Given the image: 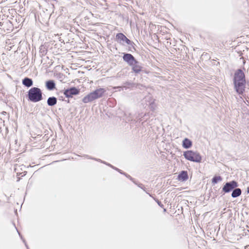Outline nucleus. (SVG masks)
Listing matches in <instances>:
<instances>
[{
	"label": "nucleus",
	"mask_w": 249,
	"mask_h": 249,
	"mask_svg": "<svg viewBox=\"0 0 249 249\" xmlns=\"http://www.w3.org/2000/svg\"><path fill=\"white\" fill-rule=\"evenodd\" d=\"M234 88L237 93L241 94L245 90L246 78L244 72L240 69L237 70L234 75Z\"/></svg>",
	"instance_id": "obj_1"
},
{
	"label": "nucleus",
	"mask_w": 249,
	"mask_h": 249,
	"mask_svg": "<svg viewBox=\"0 0 249 249\" xmlns=\"http://www.w3.org/2000/svg\"><path fill=\"white\" fill-rule=\"evenodd\" d=\"M106 90L104 88H99L96 89L95 90L89 93V94L85 96L82 101L84 103H88L93 101V100L102 97Z\"/></svg>",
	"instance_id": "obj_2"
},
{
	"label": "nucleus",
	"mask_w": 249,
	"mask_h": 249,
	"mask_svg": "<svg viewBox=\"0 0 249 249\" xmlns=\"http://www.w3.org/2000/svg\"><path fill=\"white\" fill-rule=\"evenodd\" d=\"M185 158L190 161L199 163L202 160L200 154L197 151L187 150L183 152Z\"/></svg>",
	"instance_id": "obj_3"
},
{
	"label": "nucleus",
	"mask_w": 249,
	"mask_h": 249,
	"mask_svg": "<svg viewBox=\"0 0 249 249\" xmlns=\"http://www.w3.org/2000/svg\"><path fill=\"white\" fill-rule=\"evenodd\" d=\"M28 96L30 100L33 102H37L42 99V92L37 88H32L28 92Z\"/></svg>",
	"instance_id": "obj_4"
},
{
	"label": "nucleus",
	"mask_w": 249,
	"mask_h": 249,
	"mask_svg": "<svg viewBox=\"0 0 249 249\" xmlns=\"http://www.w3.org/2000/svg\"><path fill=\"white\" fill-rule=\"evenodd\" d=\"M237 186L238 183L236 181H231L225 184L222 188V191L225 193H229Z\"/></svg>",
	"instance_id": "obj_5"
},
{
	"label": "nucleus",
	"mask_w": 249,
	"mask_h": 249,
	"mask_svg": "<svg viewBox=\"0 0 249 249\" xmlns=\"http://www.w3.org/2000/svg\"><path fill=\"white\" fill-rule=\"evenodd\" d=\"M79 90L75 88H72L65 90L64 94L67 97H71L73 95L79 93Z\"/></svg>",
	"instance_id": "obj_6"
},
{
	"label": "nucleus",
	"mask_w": 249,
	"mask_h": 249,
	"mask_svg": "<svg viewBox=\"0 0 249 249\" xmlns=\"http://www.w3.org/2000/svg\"><path fill=\"white\" fill-rule=\"evenodd\" d=\"M116 39L121 44H124V43L129 44L130 40L122 33L118 34L116 35Z\"/></svg>",
	"instance_id": "obj_7"
},
{
	"label": "nucleus",
	"mask_w": 249,
	"mask_h": 249,
	"mask_svg": "<svg viewBox=\"0 0 249 249\" xmlns=\"http://www.w3.org/2000/svg\"><path fill=\"white\" fill-rule=\"evenodd\" d=\"M123 59L130 65H133L136 63V61L131 54L127 53L124 54Z\"/></svg>",
	"instance_id": "obj_8"
},
{
	"label": "nucleus",
	"mask_w": 249,
	"mask_h": 249,
	"mask_svg": "<svg viewBox=\"0 0 249 249\" xmlns=\"http://www.w3.org/2000/svg\"><path fill=\"white\" fill-rule=\"evenodd\" d=\"M192 146V142L188 138H185L182 141V146L185 149H189Z\"/></svg>",
	"instance_id": "obj_9"
},
{
	"label": "nucleus",
	"mask_w": 249,
	"mask_h": 249,
	"mask_svg": "<svg viewBox=\"0 0 249 249\" xmlns=\"http://www.w3.org/2000/svg\"><path fill=\"white\" fill-rule=\"evenodd\" d=\"M188 179V174L186 171H182L178 176V179L179 181H183Z\"/></svg>",
	"instance_id": "obj_10"
},
{
	"label": "nucleus",
	"mask_w": 249,
	"mask_h": 249,
	"mask_svg": "<svg viewBox=\"0 0 249 249\" xmlns=\"http://www.w3.org/2000/svg\"><path fill=\"white\" fill-rule=\"evenodd\" d=\"M57 100L54 97H50L48 99L47 104L49 106H53L56 104Z\"/></svg>",
	"instance_id": "obj_11"
},
{
	"label": "nucleus",
	"mask_w": 249,
	"mask_h": 249,
	"mask_svg": "<svg viewBox=\"0 0 249 249\" xmlns=\"http://www.w3.org/2000/svg\"><path fill=\"white\" fill-rule=\"evenodd\" d=\"M22 83L25 86L30 87L33 85V81L30 78H25L23 80Z\"/></svg>",
	"instance_id": "obj_12"
},
{
	"label": "nucleus",
	"mask_w": 249,
	"mask_h": 249,
	"mask_svg": "<svg viewBox=\"0 0 249 249\" xmlns=\"http://www.w3.org/2000/svg\"><path fill=\"white\" fill-rule=\"evenodd\" d=\"M131 66L132 67V70L135 72L138 73L141 71L142 67L138 64L137 61L135 64Z\"/></svg>",
	"instance_id": "obj_13"
},
{
	"label": "nucleus",
	"mask_w": 249,
	"mask_h": 249,
	"mask_svg": "<svg viewBox=\"0 0 249 249\" xmlns=\"http://www.w3.org/2000/svg\"><path fill=\"white\" fill-rule=\"evenodd\" d=\"M241 194V190L239 188H236L235 189L232 194H231V196L232 197H236L238 196H239Z\"/></svg>",
	"instance_id": "obj_14"
},
{
	"label": "nucleus",
	"mask_w": 249,
	"mask_h": 249,
	"mask_svg": "<svg viewBox=\"0 0 249 249\" xmlns=\"http://www.w3.org/2000/svg\"><path fill=\"white\" fill-rule=\"evenodd\" d=\"M47 88L49 90L53 89L55 87V84L53 81H47L46 83Z\"/></svg>",
	"instance_id": "obj_15"
},
{
	"label": "nucleus",
	"mask_w": 249,
	"mask_h": 249,
	"mask_svg": "<svg viewBox=\"0 0 249 249\" xmlns=\"http://www.w3.org/2000/svg\"><path fill=\"white\" fill-rule=\"evenodd\" d=\"M222 178L220 176H215L212 179V182L214 184L217 183L219 181H221L222 180Z\"/></svg>",
	"instance_id": "obj_16"
},
{
	"label": "nucleus",
	"mask_w": 249,
	"mask_h": 249,
	"mask_svg": "<svg viewBox=\"0 0 249 249\" xmlns=\"http://www.w3.org/2000/svg\"><path fill=\"white\" fill-rule=\"evenodd\" d=\"M247 193H249V187L247 188Z\"/></svg>",
	"instance_id": "obj_17"
}]
</instances>
